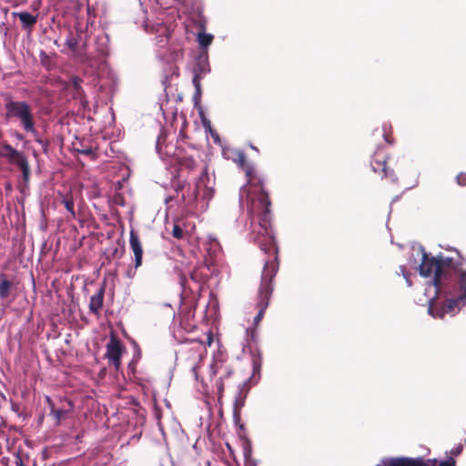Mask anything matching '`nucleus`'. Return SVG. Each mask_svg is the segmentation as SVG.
<instances>
[{"label": "nucleus", "instance_id": "bb28decb", "mask_svg": "<svg viewBox=\"0 0 466 466\" xmlns=\"http://www.w3.org/2000/svg\"><path fill=\"white\" fill-rule=\"evenodd\" d=\"M198 370H199V366L198 365H195L192 368V371L194 373V376H195L196 380H198Z\"/></svg>", "mask_w": 466, "mask_h": 466}, {"label": "nucleus", "instance_id": "a211bd4d", "mask_svg": "<svg viewBox=\"0 0 466 466\" xmlns=\"http://www.w3.org/2000/svg\"><path fill=\"white\" fill-rule=\"evenodd\" d=\"M204 269V267L196 268L191 272V279L197 282L205 280L208 278V274L203 272Z\"/></svg>", "mask_w": 466, "mask_h": 466}, {"label": "nucleus", "instance_id": "a878e982", "mask_svg": "<svg viewBox=\"0 0 466 466\" xmlns=\"http://www.w3.org/2000/svg\"><path fill=\"white\" fill-rule=\"evenodd\" d=\"M217 389H218V399H220L222 396V393H223V390H224V386H223L221 380L217 381Z\"/></svg>", "mask_w": 466, "mask_h": 466}, {"label": "nucleus", "instance_id": "2f4dec72", "mask_svg": "<svg viewBox=\"0 0 466 466\" xmlns=\"http://www.w3.org/2000/svg\"><path fill=\"white\" fill-rule=\"evenodd\" d=\"M210 369H211V370L216 369L215 370H213V371H212V374H213V375H214V374H216V373H217V370H218V363H216L214 366H211V367H210Z\"/></svg>", "mask_w": 466, "mask_h": 466}, {"label": "nucleus", "instance_id": "f704fd0d", "mask_svg": "<svg viewBox=\"0 0 466 466\" xmlns=\"http://www.w3.org/2000/svg\"><path fill=\"white\" fill-rule=\"evenodd\" d=\"M178 56V54H176L171 59H176Z\"/></svg>", "mask_w": 466, "mask_h": 466}, {"label": "nucleus", "instance_id": "4468645a", "mask_svg": "<svg viewBox=\"0 0 466 466\" xmlns=\"http://www.w3.org/2000/svg\"><path fill=\"white\" fill-rule=\"evenodd\" d=\"M14 283L5 278L0 279V299L5 300L11 295Z\"/></svg>", "mask_w": 466, "mask_h": 466}, {"label": "nucleus", "instance_id": "cd10ccee", "mask_svg": "<svg viewBox=\"0 0 466 466\" xmlns=\"http://www.w3.org/2000/svg\"><path fill=\"white\" fill-rule=\"evenodd\" d=\"M211 136H212L215 143H219L220 142L219 137H218V135L216 132L211 131Z\"/></svg>", "mask_w": 466, "mask_h": 466}, {"label": "nucleus", "instance_id": "6e6552de", "mask_svg": "<svg viewBox=\"0 0 466 466\" xmlns=\"http://www.w3.org/2000/svg\"><path fill=\"white\" fill-rule=\"evenodd\" d=\"M0 154L6 157L8 161L20 167L23 172L25 179L29 177V166L25 155L22 152L17 151L8 144H5L0 148Z\"/></svg>", "mask_w": 466, "mask_h": 466}, {"label": "nucleus", "instance_id": "7c9ffc66", "mask_svg": "<svg viewBox=\"0 0 466 466\" xmlns=\"http://www.w3.org/2000/svg\"><path fill=\"white\" fill-rule=\"evenodd\" d=\"M15 465L16 466H25L24 463H23V461L20 457H17L16 461H15Z\"/></svg>", "mask_w": 466, "mask_h": 466}, {"label": "nucleus", "instance_id": "2eb2a0df", "mask_svg": "<svg viewBox=\"0 0 466 466\" xmlns=\"http://www.w3.org/2000/svg\"><path fill=\"white\" fill-rule=\"evenodd\" d=\"M14 15L19 17L23 25L25 27H29L36 22V16L28 12L15 13Z\"/></svg>", "mask_w": 466, "mask_h": 466}, {"label": "nucleus", "instance_id": "412c9836", "mask_svg": "<svg viewBox=\"0 0 466 466\" xmlns=\"http://www.w3.org/2000/svg\"><path fill=\"white\" fill-rule=\"evenodd\" d=\"M172 235L174 238L180 239L184 237V231L179 226L174 225L173 230H172Z\"/></svg>", "mask_w": 466, "mask_h": 466}, {"label": "nucleus", "instance_id": "393cba45", "mask_svg": "<svg viewBox=\"0 0 466 466\" xmlns=\"http://www.w3.org/2000/svg\"><path fill=\"white\" fill-rule=\"evenodd\" d=\"M244 406V400L243 399H240V398H238L235 401V408H234V410H235V414L238 411V410H240L242 407Z\"/></svg>", "mask_w": 466, "mask_h": 466}, {"label": "nucleus", "instance_id": "c756f323", "mask_svg": "<svg viewBox=\"0 0 466 466\" xmlns=\"http://www.w3.org/2000/svg\"><path fill=\"white\" fill-rule=\"evenodd\" d=\"M246 334L248 337H251V339L254 338V330L252 329H246Z\"/></svg>", "mask_w": 466, "mask_h": 466}, {"label": "nucleus", "instance_id": "0eeeda50", "mask_svg": "<svg viewBox=\"0 0 466 466\" xmlns=\"http://www.w3.org/2000/svg\"><path fill=\"white\" fill-rule=\"evenodd\" d=\"M379 466H437L436 460H425L423 458H391L384 459ZM439 466H456L452 459L441 461Z\"/></svg>", "mask_w": 466, "mask_h": 466}, {"label": "nucleus", "instance_id": "e433bc0d", "mask_svg": "<svg viewBox=\"0 0 466 466\" xmlns=\"http://www.w3.org/2000/svg\"><path fill=\"white\" fill-rule=\"evenodd\" d=\"M384 138L387 142H390L389 139H388V137L386 135H384Z\"/></svg>", "mask_w": 466, "mask_h": 466}, {"label": "nucleus", "instance_id": "dca6fc26", "mask_svg": "<svg viewBox=\"0 0 466 466\" xmlns=\"http://www.w3.org/2000/svg\"><path fill=\"white\" fill-rule=\"evenodd\" d=\"M371 167H372L374 172H379L380 170H381L382 172H384L385 177L390 176L393 181L396 180V177H394L393 172H391L390 175H389L388 170L385 167V160L384 159L372 160Z\"/></svg>", "mask_w": 466, "mask_h": 466}, {"label": "nucleus", "instance_id": "4c0bfd02", "mask_svg": "<svg viewBox=\"0 0 466 466\" xmlns=\"http://www.w3.org/2000/svg\"><path fill=\"white\" fill-rule=\"evenodd\" d=\"M198 356H199V358L201 359V358H202V356H203V353H202V352H200Z\"/></svg>", "mask_w": 466, "mask_h": 466}, {"label": "nucleus", "instance_id": "39448f33", "mask_svg": "<svg viewBox=\"0 0 466 466\" xmlns=\"http://www.w3.org/2000/svg\"><path fill=\"white\" fill-rule=\"evenodd\" d=\"M6 116L17 118L24 130L37 135L34 116L30 106L23 101H9L5 104Z\"/></svg>", "mask_w": 466, "mask_h": 466}, {"label": "nucleus", "instance_id": "7ed1b4c3", "mask_svg": "<svg viewBox=\"0 0 466 466\" xmlns=\"http://www.w3.org/2000/svg\"><path fill=\"white\" fill-rule=\"evenodd\" d=\"M209 183L210 179L208 176L207 168H205L193 188L190 187H188L187 190H185L184 187L180 188L184 203L190 207L199 206L201 209L206 208L208 201L212 198L214 194V189Z\"/></svg>", "mask_w": 466, "mask_h": 466}, {"label": "nucleus", "instance_id": "5701e85b", "mask_svg": "<svg viewBox=\"0 0 466 466\" xmlns=\"http://www.w3.org/2000/svg\"><path fill=\"white\" fill-rule=\"evenodd\" d=\"M456 180L459 185L465 186L466 185V174L465 173L459 174L456 177Z\"/></svg>", "mask_w": 466, "mask_h": 466}, {"label": "nucleus", "instance_id": "f03ea898", "mask_svg": "<svg viewBox=\"0 0 466 466\" xmlns=\"http://www.w3.org/2000/svg\"><path fill=\"white\" fill-rule=\"evenodd\" d=\"M227 158H231L246 173L247 185L240 189V201L247 198L248 211L251 218V234L254 241L266 253H277L275 240L270 226L269 206L268 194L263 190L262 179L254 167L246 164V156L243 151H224Z\"/></svg>", "mask_w": 466, "mask_h": 466}, {"label": "nucleus", "instance_id": "9d476101", "mask_svg": "<svg viewBox=\"0 0 466 466\" xmlns=\"http://www.w3.org/2000/svg\"><path fill=\"white\" fill-rule=\"evenodd\" d=\"M145 29L147 33H155L157 35V44L159 46H164L167 42V39L170 35V29L166 25L161 23H150L149 19L147 18L145 24Z\"/></svg>", "mask_w": 466, "mask_h": 466}, {"label": "nucleus", "instance_id": "f257e3e1", "mask_svg": "<svg viewBox=\"0 0 466 466\" xmlns=\"http://www.w3.org/2000/svg\"><path fill=\"white\" fill-rule=\"evenodd\" d=\"M411 267L418 268L420 276L432 277L425 289L429 299V313L434 318L453 314L464 306L466 299V269L461 263L441 255L430 257L420 245L411 248Z\"/></svg>", "mask_w": 466, "mask_h": 466}, {"label": "nucleus", "instance_id": "4be33fe9", "mask_svg": "<svg viewBox=\"0 0 466 466\" xmlns=\"http://www.w3.org/2000/svg\"><path fill=\"white\" fill-rule=\"evenodd\" d=\"M400 269L401 271V274L403 276V278L405 279L406 282H407V285L409 287H410L412 284H411V281L410 279V276H409V273L407 272L406 268L404 266H400Z\"/></svg>", "mask_w": 466, "mask_h": 466}, {"label": "nucleus", "instance_id": "b1692460", "mask_svg": "<svg viewBox=\"0 0 466 466\" xmlns=\"http://www.w3.org/2000/svg\"><path fill=\"white\" fill-rule=\"evenodd\" d=\"M80 83H81V80L77 77H73L71 80V84L74 86L76 93H78L80 90Z\"/></svg>", "mask_w": 466, "mask_h": 466}, {"label": "nucleus", "instance_id": "c85d7f7f", "mask_svg": "<svg viewBox=\"0 0 466 466\" xmlns=\"http://www.w3.org/2000/svg\"><path fill=\"white\" fill-rule=\"evenodd\" d=\"M135 274H136V269H131V268H130V269H128V270L127 271V276L129 279L134 278Z\"/></svg>", "mask_w": 466, "mask_h": 466}, {"label": "nucleus", "instance_id": "f3484780", "mask_svg": "<svg viewBox=\"0 0 466 466\" xmlns=\"http://www.w3.org/2000/svg\"><path fill=\"white\" fill-rule=\"evenodd\" d=\"M213 40V35L204 31L198 34V42L202 48H207Z\"/></svg>", "mask_w": 466, "mask_h": 466}, {"label": "nucleus", "instance_id": "9b49d317", "mask_svg": "<svg viewBox=\"0 0 466 466\" xmlns=\"http://www.w3.org/2000/svg\"><path fill=\"white\" fill-rule=\"evenodd\" d=\"M122 355V347L118 340L112 339L106 346V357L110 362L118 370Z\"/></svg>", "mask_w": 466, "mask_h": 466}, {"label": "nucleus", "instance_id": "ddd939ff", "mask_svg": "<svg viewBox=\"0 0 466 466\" xmlns=\"http://www.w3.org/2000/svg\"><path fill=\"white\" fill-rule=\"evenodd\" d=\"M103 302H104V288H101L96 291V293H95L90 298V302H89L90 311L95 314H98L100 309L103 307Z\"/></svg>", "mask_w": 466, "mask_h": 466}, {"label": "nucleus", "instance_id": "c9c22d12", "mask_svg": "<svg viewBox=\"0 0 466 466\" xmlns=\"http://www.w3.org/2000/svg\"><path fill=\"white\" fill-rule=\"evenodd\" d=\"M211 341H212L211 337H208V344H209V345L211 344Z\"/></svg>", "mask_w": 466, "mask_h": 466}, {"label": "nucleus", "instance_id": "1a4fd4ad", "mask_svg": "<svg viewBox=\"0 0 466 466\" xmlns=\"http://www.w3.org/2000/svg\"><path fill=\"white\" fill-rule=\"evenodd\" d=\"M209 71L208 56L207 51H202L197 58L193 69V85L198 93L200 92V79Z\"/></svg>", "mask_w": 466, "mask_h": 466}, {"label": "nucleus", "instance_id": "aec40b11", "mask_svg": "<svg viewBox=\"0 0 466 466\" xmlns=\"http://www.w3.org/2000/svg\"><path fill=\"white\" fill-rule=\"evenodd\" d=\"M51 414L57 420V422H59L61 420V419L64 417V415L66 414V410H64L62 409L52 408Z\"/></svg>", "mask_w": 466, "mask_h": 466}, {"label": "nucleus", "instance_id": "f8f14e48", "mask_svg": "<svg viewBox=\"0 0 466 466\" xmlns=\"http://www.w3.org/2000/svg\"><path fill=\"white\" fill-rule=\"evenodd\" d=\"M129 243L135 256V268H137L142 264L143 248L137 234L133 230L130 232Z\"/></svg>", "mask_w": 466, "mask_h": 466}, {"label": "nucleus", "instance_id": "72a5a7b5", "mask_svg": "<svg viewBox=\"0 0 466 466\" xmlns=\"http://www.w3.org/2000/svg\"><path fill=\"white\" fill-rule=\"evenodd\" d=\"M211 246H212V248H214L216 249L218 246V243L217 241H214L211 243Z\"/></svg>", "mask_w": 466, "mask_h": 466}, {"label": "nucleus", "instance_id": "423d86ee", "mask_svg": "<svg viewBox=\"0 0 466 466\" xmlns=\"http://www.w3.org/2000/svg\"><path fill=\"white\" fill-rule=\"evenodd\" d=\"M87 34L86 29L77 24L74 29L68 31L64 52L72 54L75 56H82L86 50Z\"/></svg>", "mask_w": 466, "mask_h": 466}, {"label": "nucleus", "instance_id": "20e7f679", "mask_svg": "<svg viewBox=\"0 0 466 466\" xmlns=\"http://www.w3.org/2000/svg\"><path fill=\"white\" fill-rule=\"evenodd\" d=\"M278 270V265L275 261H266L261 277V285L258 292V307L259 309L258 315L254 319V324L258 325L262 319L264 312L268 305V299L272 292L271 281Z\"/></svg>", "mask_w": 466, "mask_h": 466}, {"label": "nucleus", "instance_id": "6ab92c4d", "mask_svg": "<svg viewBox=\"0 0 466 466\" xmlns=\"http://www.w3.org/2000/svg\"><path fill=\"white\" fill-rule=\"evenodd\" d=\"M62 203L64 204L66 210L70 213L71 217H75L74 211V201L71 197L66 196L64 197Z\"/></svg>", "mask_w": 466, "mask_h": 466}, {"label": "nucleus", "instance_id": "473e14b6", "mask_svg": "<svg viewBox=\"0 0 466 466\" xmlns=\"http://www.w3.org/2000/svg\"><path fill=\"white\" fill-rule=\"evenodd\" d=\"M82 153H84L85 155H90V154H92V150L90 148L85 149L82 151Z\"/></svg>", "mask_w": 466, "mask_h": 466}]
</instances>
